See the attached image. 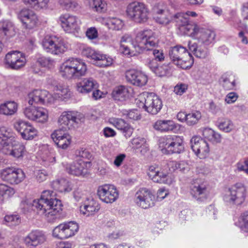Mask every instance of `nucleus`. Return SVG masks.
Instances as JSON below:
<instances>
[{
  "label": "nucleus",
  "mask_w": 248,
  "mask_h": 248,
  "mask_svg": "<svg viewBox=\"0 0 248 248\" xmlns=\"http://www.w3.org/2000/svg\"><path fill=\"white\" fill-rule=\"evenodd\" d=\"M86 34L89 39H94L98 37V31L95 28L91 27L87 30Z\"/></svg>",
  "instance_id": "obj_63"
},
{
  "label": "nucleus",
  "mask_w": 248,
  "mask_h": 248,
  "mask_svg": "<svg viewBox=\"0 0 248 248\" xmlns=\"http://www.w3.org/2000/svg\"><path fill=\"white\" fill-rule=\"evenodd\" d=\"M20 218L17 215H8L4 217L3 224L9 227H14L20 223Z\"/></svg>",
  "instance_id": "obj_49"
},
{
  "label": "nucleus",
  "mask_w": 248,
  "mask_h": 248,
  "mask_svg": "<svg viewBox=\"0 0 248 248\" xmlns=\"http://www.w3.org/2000/svg\"><path fill=\"white\" fill-rule=\"evenodd\" d=\"M173 18L179 26L180 30L185 34L189 36L197 29V24L190 22L185 13L176 14L174 15Z\"/></svg>",
  "instance_id": "obj_23"
},
{
  "label": "nucleus",
  "mask_w": 248,
  "mask_h": 248,
  "mask_svg": "<svg viewBox=\"0 0 248 248\" xmlns=\"http://www.w3.org/2000/svg\"><path fill=\"white\" fill-rule=\"evenodd\" d=\"M202 135L205 139L215 143H219L222 140L220 134L210 128H203L202 131Z\"/></svg>",
  "instance_id": "obj_44"
},
{
  "label": "nucleus",
  "mask_w": 248,
  "mask_h": 248,
  "mask_svg": "<svg viewBox=\"0 0 248 248\" xmlns=\"http://www.w3.org/2000/svg\"><path fill=\"white\" fill-rule=\"evenodd\" d=\"M54 195L51 190H44L39 199H35L31 202L25 201L22 202V204L24 207L31 206L39 215L49 220L62 210L61 201L53 198Z\"/></svg>",
  "instance_id": "obj_2"
},
{
  "label": "nucleus",
  "mask_w": 248,
  "mask_h": 248,
  "mask_svg": "<svg viewBox=\"0 0 248 248\" xmlns=\"http://www.w3.org/2000/svg\"><path fill=\"white\" fill-rule=\"evenodd\" d=\"M126 12L128 17L136 23H144L149 18V10L143 2L135 1L129 4Z\"/></svg>",
  "instance_id": "obj_8"
},
{
  "label": "nucleus",
  "mask_w": 248,
  "mask_h": 248,
  "mask_svg": "<svg viewBox=\"0 0 248 248\" xmlns=\"http://www.w3.org/2000/svg\"><path fill=\"white\" fill-rule=\"evenodd\" d=\"M96 82L92 78H84L77 83V91L81 93H88L96 87Z\"/></svg>",
  "instance_id": "obj_35"
},
{
  "label": "nucleus",
  "mask_w": 248,
  "mask_h": 248,
  "mask_svg": "<svg viewBox=\"0 0 248 248\" xmlns=\"http://www.w3.org/2000/svg\"><path fill=\"white\" fill-rule=\"evenodd\" d=\"M77 116L78 113L75 111H63L58 118V124L65 130L71 129L78 123Z\"/></svg>",
  "instance_id": "obj_26"
},
{
  "label": "nucleus",
  "mask_w": 248,
  "mask_h": 248,
  "mask_svg": "<svg viewBox=\"0 0 248 248\" xmlns=\"http://www.w3.org/2000/svg\"><path fill=\"white\" fill-rule=\"evenodd\" d=\"M43 161L45 162L46 165H48L49 163H53L55 162V157L54 155L50 153H46L42 156Z\"/></svg>",
  "instance_id": "obj_61"
},
{
  "label": "nucleus",
  "mask_w": 248,
  "mask_h": 248,
  "mask_svg": "<svg viewBox=\"0 0 248 248\" xmlns=\"http://www.w3.org/2000/svg\"><path fill=\"white\" fill-rule=\"evenodd\" d=\"M0 151L19 160L26 153L25 145L17 142L13 133L4 126L0 127Z\"/></svg>",
  "instance_id": "obj_4"
},
{
  "label": "nucleus",
  "mask_w": 248,
  "mask_h": 248,
  "mask_svg": "<svg viewBox=\"0 0 248 248\" xmlns=\"http://www.w3.org/2000/svg\"><path fill=\"white\" fill-rule=\"evenodd\" d=\"M136 103L139 108L152 115L158 113L163 106L161 99L157 95L148 92L140 93L136 99Z\"/></svg>",
  "instance_id": "obj_6"
},
{
  "label": "nucleus",
  "mask_w": 248,
  "mask_h": 248,
  "mask_svg": "<svg viewBox=\"0 0 248 248\" xmlns=\"http://www.w3.org/2000/svg\"><path fill=\"white\" fill-rule=\"evenodd\" d=\"M101 23L109 29L112 30H120L124 25L123 21L116 17L103 18Z\"/></svg>",
  "instance_id": "obj_37"
},
{
  "label": "nucleus",
  "mask_w": 248,
  "mask_h": 248,
  "mask_svg": "<svg viewBox=\"0 0 248 248\" xmlns=\"http://www.w3.org/2000/svg\"><path fill=\"white\" fill-rule=\"evenodd\" d=\"M89 8L93 12L104 13L108 10V3L105 0H87Z\"/></svg>",
  "instance_id": "obj_41"
},
{
  "label": "nucleus",
  "mask_w": 248,
  "mask_h": 248,
  "mask_svg": "<svg viewBox=\"0 0 248 248\" xmlns=\"http://www.w3.org/2000/svg\"><path fill=\"white\" fill-rule=\"evenodd\" d=\"M170 67L168 65L163 64L157 66L154 73L159 77H164L169 74Z\"/></svg>",
  "instance_id": "obj_57"
},
{
  "label": "nucleus",
  "mask_w": 248,
  "mask_h": 248,
  "mask_svg": "<svg viewBox=\"0 0 248 248\" xmlns=\"http://www.w3.org/2000/svg\"><path fill=\"white\" fill-rule=\"evenodd\" d=\"M147 174L155 183L170 185L174 181L173 176L170 174L164 165L155 164L149 166Z\"/></svg>",
  "instance_id": "obj_12"
},
{
  "label": "nucleus",
  "mask_w": 248,
  "mask_h": 248,
  "mask_svg": "<svg viewBox=\"0 0 248 248\" xmlns=\"http://www.w3.org/2000/svg\"><path fill=\"white\" fill-rule=\"evenodd\" d=\"M165 167H166L167 170L170 173V174L175 170H178V167L179 166L178 162L176 161H169L167 164L164 165Z\"/></svg>",
  "instance_id": "obj_60"
},
{
  "label": "nucleus",
  "mask_w": 248,
  "mask_h": 248,
  "mask_svg": "<svg viewBox=\"0 0 248 248\" xmlns=\"http://www.w3.org/2000/svg\"><path fill=\"white\" fill-rule=\"evenodd\" d=\"M201 118L202 114L199 111L192 112L187 114L186 123L189 126L194 125L198 123Z\"/></svg>",
  "instance_id": "obj_50"
},
{
  "label": "nucleus",
  "mask_w": 248,
  "mask_h": 248,
  "mask_svg": "<svg viewBox=\"0 0 248 248\" xmlns=\"http://www.w3.org/2000/svg\"><path fill=\"white\" fill-rule=\"evenodd\" d=\"M43 49L47 53L54 55L64 53L68 49V45L63 40L56 36H46L42 40Z\"/></svg>",
  "instance_id": "obj_11"
},
{
  "label": "nucleus",
  "mask_w": 248,
  "mask_h": 248,
  "mask_svg": "<svg viewBox=\"0 0 248 248\" xmlns=\"http://www.w3.org/2000/svg\"><path fill=\"white\" fill-rule=\"evenodd\" d=\"M196 28L193 33L189 35V36L196 38L199 43L204 46H209L214 43L216 36L215 31L202 28L198 24Z\"/></svg>",
  "instance_id": "obj_19"
},
{
  "label": "nucleus",
  "mask_w": 248,
  "mask_h": 248,
  "mask_svg": "<svg viewBox=\"0 0 248 248\" xmlns=\"http://www.w3.org/2000/svg\"><path fill=\"white\" fill-rule=\"evenodd\" d=\"M23 3L35 9L46 8L48 6L49 0H22Z\"/></svg>",
  "instance_id": "obj_46"
},
{
  "label": "nucleus",
  "mask_w": 248,
  "mask_h": 248,
  "mask_svg": "<svg viewBox=\"0 0 248 248\" xmlns=\"http://www.w3.org/2000/svg\"><path fill=\"white\" fill-rule=\"evenodd\" d=\"M165 8L163 2L156 4L153 8L154 19L160 24L167 25L170 21V18L165 11Z\"/></svg>",
  "instance_id": "obj_30"
},
{
  "label": "nucleus",
  "mask_w": 248,
  "mask_h": 248,
  "mask_svg": "<svg viewBox=\"0 0 248 248\" xmlns=\"http://www.w3.org/2000/svg\"><path fill=\"white\" fill-rule=\"evenodd\" d=\"M217 127L220 130L229 133L233 129L234 125L230 119L223 118L218 120Z\"/></svg>",
  "instance_id": "obj_48"
},
{
  "label": "nucleus",
  "mask_w": 248,
  "mask_h": 248,
  "mask_svg": "<svg viewBox=\"0 0 248 248\" xmlns=\"http://www.w3.org/2000/svg\"><path fill=\"white\" fill-rule=\"evenodd\" d=\"M91 163L81 159L75 161L66 167L67 171L75 176L84 175L87 173V169L90 167Z\"/></svg>",
  "instance_id": "obj_27"
},
{
  "label": "nucleus",
  "mask_w": 248,
  "mask_h": 248,
  "mask_svg": "<svg viewBox=\"0 0 248 248\" xmlns=\"http://www.w3.org/2000/svg\"><path fill=\"white\" fill-rule=\"evenodd\" d=\"M238 97V96L236 93L234 92H231L226 95L225 100L227 104H232L235 102L237 100Z\"/></svg>",
  "instance_id": "obj_64"
},
{
  "label": "nucleus",
  "mask_w": 248,
  "mask_h": 248,
  "mask_svg": "<svg viewBox=\"0 0 248 248\" xmlns=\"http://www.w3.org/2000/svg\"><path fill=\"white\" fill-rule=\"evenodd\" d=\"M97 194L99 199L106 203H112L116 201L119 197V190L113 185L104 184L99 186Z\"/></svg>",
  "instance_id": "obj_16"
},
{
  "label": "nucleus",
  "mask_w": 248,
  "mask_h": 248,
  "mask_svg": "<svg viewBox=\"0 0 248 248\" xmlns=\"http://www.w3.org/2000/svg\"><path fill=\"white\" fill-rule=\"evenodd\" d=\"M0 178L11 186L18 185L26 178L22 169L15 167H8L0 170Z\"/></svg>",
  "instance_id": "obj_13"
},
{
  "label": "nucleus",
  "mask_w": 248,
  "mask_h": 248,
  "mask_svg": "<svg viewBox=\"0 0 248 248\" xmlns=\"http://www.w3.org/2000/svg\"><path fill=\"white\" fill-rule=\"evenodd\" d=\"M131 143L133 148L136 149H141L140 152L144 154L148 151V146L146 143L145 138L142 137H137L132 139Z\"/></svg>",
  "instance_id": "obj_45"
},
{
  "label": "nucleus",
  "mask_w": 248,
  "mask_h": 248,
  "mask_svg": "<svg viewBox=\"0 0 248 248\" xmlns=\"http://www.w3.org/2000/svg\"><path fill=\"white\" fill-rule=\"evenodd\" d=\"M99 209V204L93 198L86 199L79 207L80 213L86 217L93 215Z\"/></svg>",
  "instance_id": "obj_31"
},
{
  "label": "nucleus",
  "mask_w": 248,
  "mask_h": 248,
  "mask_svg": "<svg viewBox=\"0 0 248 248\" xmlns=\"http://www.w3.org/2000/svg\"><path fill=\"white\" fill-rule=\"evenodd\" d=\"M85 55L94 62V64L97 66L105 67L110 66L113 63V59L109 56L96 51L91 48L85 49Z\"/></svg>",
  "instance_id": "obj_22"
},
{
  "label": "nucleus",
  "mask_w": 248,
  "mask_h": 248,
  "mask_svg": "<svg viewBox=\"0 0 248 248\" xmlns=\"http://www.w3.org/2000/svg\"><path fill=\"white\" fill-rule=\"evenodd\" d=\"M134 130V128L126 122L120 131L126 138H129L132 136Z\"/></svg>",
  "instance_id": "obj_58"
},
{
  "label": "nucleus",
  "mask_w": 248,
  "mask_h": 248,
  "mask_svg": "<svg viewBox=\"0 0 248 248\" xmlns=\"http://www.w3.org/2000/svg\"><path fill=\"white\" fill-rule=\"evenodd\" d=\"M18 17L24 28L28 29H34L38 24V16L33 11L28 8L22 9L18 14Z\"/></svg>",
  "instance_id": "obj_21"
},
{
  "label": "nucleus",
  "mask_w": 248,
  "mask_h": 248,
  "mask_svg": "<svg viewBox=\"0 0 248 248\" xmlns=\"http://www.w3.org/2000/svg\"><path fill=\"white\" fill-rule=\"evenodd\" d=\"M37 62L42 66L48 68H51L54 64V61L49 57H40Z\"/></svg>",
  "instance_id": "obj_55"
},
{
  "label": "nucleus",
  "mask_w": 248,
  "mask_h": 248,
  "mask_svg": "<svg viewBox=\"0 0 248 248\" xmlns=\"http://www.w3.org/2000/svg\"><path fill=\"white\" fill-rule=\"evenodd\" d=\"M127 81L138 87L144 86L148 81L147 76L142 72L135 69H131L125 73Z\"/></svg>",
  "instance_id": "obj_25"
},
{
  "label": "nucleus",
  "mask_w": 248,
  "mask_h": 248,
  "mask_svg": "<svg viewBox=\"0 0 248 248\" xmlns=\"http://www.w3.org/2000/svg\"><path fill=\"white\" fill-rule=\"evenodd\" d=\"M220 82L224 89L233 90L235 87V76L232 74H224L220 78Z\"/></svg>",
  "instance_id": "obj_43"
},
{
  "label": "nucleus",
  "mask_w": 248,
  "mask_h": 248,
  "mask_svg": "<svg viewBox=\"0 0 248 248\" xmlns=\"http://www.w3.org/2000/svg\"><path fill=\"white\" fill-rule=\"evenodd\" d=\"M61 7L66 10H73L78 6V3L73 0H59Z\"/></svg>",
  "instance_id": "obj_53"
},
{
  "label": "nucleus",
  "mask_w": 248,
  "mask_h": 248,
  "mask_svg": "<svg viewBox=\"0 0 248 248\" xmlns=\"http://www.w3.org/2000/svg\"><path fill=\"white\" fill-rule=\"evenodd\" d=\"M45 233L41 231L35 230L30 232L25 238L24 241L28 247H37L46 241Z\"/></svg>",
  "instance_id": "obj_29"
},
{
  "label": "nucleus",
  "mask_w": 248,
  "mask_h": 248,
  "mask_svg": "<svg viewBox=\"0 0 248 248\" xmlns=\"http://www.w3.org/2000/svg\"><path fill=\"white\" fill-rule=\"evenodd\" d=\"M207 191L206 183L200 180H197L194 182L191 188L190 193L193 197L197 201H201L202 198L206 195Z\"/></svg>",
  "instance_id": "obj_33"
},
{
  "label": "nucleus",
  "mask_w": 248,
  "mask_h": 248,
  "mask_svg": "<svg viewBox=\"0 0 248 248\" xmlns=\"http://www.w3.org/2000/svg\"><path fill=\"white\" fill-rule=\"evenodd\" d=\"M79 229L78 223L70 221L59 224L53 230L52 235L60 239H67L75 235Z\"/></svg>",
  "instance_id": "obj_15"
},
{
  "label": "nucleus",
  "mask_w": 248,
  "mask_h": 248,
  "mask_svg": "<svg viewBox=\"0 0 248 248\" xmlns=\"http://www.w3.org/2000/svg\"><path fill=\"white\" fill-rule=\"evenodd\" d=\"M190 146L195 154L200 158H205L210 152L207 142L199 136H194L192 137Z\"/></svg>",
  "instance_id": "obj_20"
},
{
  "label": "nucleus",
  "mask_w": 248,
  "mask_h": 248,
  "mask_svg": "<svg viewBox=\"0 0 248 248\" xmlns=\"http://www.w3.org/2000/svg\"><path fill=\"white\" fill-rule=\"evenodd\" d=\"M108 122L118 130H120L126 122L123 119L112 117L108 120Z\"/></svg>",
  "instance_id": "obj_54"
},
{
  "label": "nucleus",
  "mask_w": 248,
  "mask_h": 248,
  "mask_svg": "<svg viewBox=\"0 0 248 248\" xmlns=\"http://www.w3.org/2000/svg\"><path fill=\"white\" fill-rule=\"evenodd\" d=\"M187 86L185 84H178L174 88V92L179 95H182L187 90Z\"/></svg>",
  "instance_id": "obj_62"
},
{
  "label": "nucleus",
  "mask_w": 248,
  "mask_h": 248,
  "mask_svg": "<svg viewBox=\"0 0 248 248\" xmlns=\"http://www.w3.org/2000/svg\"><path fill=\"white\" fill-rule=\"evenodd\" d=\"M51 138L59 148L65 149L71 143V136L62 129L55 130Z\"/></svg>",
  "instance_id": "obj_28"
},
{
  "label": "nucleus",
  "mask_w": 248,
  "mask_h": 248,
  "mask_svg": "<svg viewBox=\"0 0 248 248\" xmlns=\"http://www.w3.org/2000/svg\"><path fill=\"white\" fill-rule=\"evenodd\" d=\"M59 72L62 77L64 78H79L86 75L87 65L82 59L70 58L61 65Z\"/></svg>",
  "instance_id": "obj_5"
},
{
  "label": "nucleus",
  "mask_w": 248,
  "mask_h": 248,
  "mask_svg": "<svg viewBox=\"0 0 248 248\" xmlns=\"http://www.w3.org/2000/svg\"><path fill=\"white\" fill-rule=\"evenodd\" d=\"M14 188L5 184L0 183V202H4L11 198L15 194Z\"/></svg>",
  "instance_id": "obj_42"
},
{
  "label": "nucleus",
  "mask_w": 248,
  "mask_h": 248,
  "mask_svg": "<svg viewBox=\"0 0 248 248\" xmlns=\"http://www.w3.org/2000/svg\"><path fill=\"white\" fill-rule=\"evenodd\" d=\"M159 147L163 153L180 154L185 149L183 138L177 135H170L162 138L159 140Z\"/></svg>",
  "instance_id": "obj_10"
},
{
  "label": "nucleus",
  "mask_w": 248,
  "mask_h": 248,
  "mask_svg": "<svg viewBox=\"0 0 248 248\" xmlns=\"http://www.w3.org/2000/svg\"><path fill=\"white\" fill-rule=\"evenodd\" d=\"M17 104L14 101H6L0 104V114L12 116L17 111Z\"/></svg>",
  "instance_id": "obj_39"
},
{
  "label": "nucleus",
  "mask_w": 248,
  "mask_h": 248,
  "mask_svg": "<svg viewBox=\"0 0 248 248\" xmlns=\"http://www.w3.org/2000/svg\"><path fill=\"white\" fill-rule=\"evenodd\" d=\"M169 54L173 63L181 68H189L193 64L194 61L191 54L181 45L171 47Z\"/></svg>",
  "instance_id": "obj_7"
},
{
  "label": "nucleus",
  "mask_w": 248,
  "mask_h": 248,
  "mask_svg": "<svg viewBox=\"0 0 248 248\" xmlns=\"http://www.w3.org/2000/svg\"><path fill=\"white\" fill-rule=\"evenodd\" d=\"M0 34L7 38H10L16 34L15 27L13 23L8 20L0 21Z\"/></svg>",
  "instance_id": "obj_38"
},
{
  "label": "nucleus",
  "mask_w": 248,
  "mask_h": 248,
  "mask_svg": "<svg viewBox=\"0 0 248 248\" xmlns=\"http://www.w3.org/2000/svg\"><path fill=\"white\" fill-rule=\"evenodd\" d=\"M189 49L197 57L199 58H205L207 56L206 49L199 46L197 43L191 44L188 43Z\"/></svg>",
  "instance_id": "obj_47"
},
{
  "label": "nucleus",
  "mask_w": 248,
  "mask_h": 248,
  "mask_svg": "<svg viewBox=\"0 0 248 248\" xmlns=\"http://www.w3.org/2000/svg\"><path fill=\"white\" fill-rule=\"evenodd\" d=\"M54 93L52 95L54 98L65 101L69 99L72 96V92L69 86L63 83H58L53 86Z\"/></svg>",
  "instance_id": "obj_32"
},
{
  "label": "nucleus",
  "mask_w": 248,
  "mask_h": 248,
  "mask_svg": "<svg viewBox=\"0 0 248 248\" xmlns=\"http://www.w3.org/2000/svg\"><path fill=\"white\" fill-rule=\"evenodd\" d=\"M236 166L238 171H243L248 174V158L238 162Z\"/></svg>",
  "instance_id": "obj_59"
},
{
  "label": "nucleus",
  "mask_w": 248,
  "mask_h": 248,
  "mask_svg": "<svg viewBox=\"0 0 248 248\" xmlns=\"http://www.w3.org/2000/svg\"><path fill=\"white\" fill-rule=\"evenodd\" d=\"M26 63L24 54L18 51H12L5 56L4 63L9 68L18 70L24 67Z\"/></svg>",
  "instance_id": "obj_18"
},
{
  "label": "nucleus",
  "mask_w": 248,
  "mask_h": 248,
  "mask_svg": "<svg viewBox=\"0 0 248 248\" xmlns=\"http://www.w3.org/2000/svg\"><path fill=\"white\" fill-rule=\"evenodd\" d=\"M154 198V195L149 190L141 188L136 192L135 201L139 206L143 209H147L153 205Z\"/></svg>",
  "instance_id": "obj_24"
},
{
  "label": "nucleus",
  "mask_w": 248,
  "mask_h": 248,
  "mask_svg": "<svg viewBox=\"0 0 248 248\" xmlns=\"http://www.w3.org/2000/svg\"><path fill=\"white\" fill-rule=\"evenodd\" d=\"M59 19L62 28L67 33L78 32L80 29V21L74 15L65 13L61 15Z\"/></svg>",
  "instance_id": "obj_17"
},
{
  "label": "nucleus",
  "mask_w": 248,
  "mask_h": 248,
  "mask_svg": "<svg viewBox=\"0 0 248 248\" xmlns=\"http://www.w3.org/2000/svg\"><path fill=\"white\" fill-rule=\"evenodd\" d=\"M28 102L31 105L25 107L23 113L25 118L30 121L40 124H45L49 120V113L47 109L41 107L33 105H46L54 102L53 97L46 90L35 89L29 93Z\"/></svg>",
  "instance_id": "obj_1"
},
{
  "label": "nucleus",
  "mask_w": 248,
  "mask_h": 248,
  "mask_svg": "<svg viewBox=\"0 0 248 248\" xmlns=\"http://www.w3.org/2000/svg\"><path fill=\"white\" fill-rule=\"evenodd\" d=\"M111 95L114 100L123 101L128 98L129 91L127 87L124 86H119L113 89Z\"/></svg>",
  "instance_id": "obj_40"
},
{
  "label": "nucleus",
  "mask_w": 248,
  "mask_h": 248,
  "mask_svg": "<svg viewBox=\"0 0 248 248\" xmlns=\"http://www.w3.org/2000/svg\"><path fill=\"white\" fill-rule=\"evenodd\" d=\"M51 187L55 190L61 193H68L73 188V185L68 179L61 178L53 181L51 184Z\"/></svg>",
  "instance_id": "obj_34"
},
{
  "label": "nucleus",
  "mask_w": 248,
  "mask_h": 248,
  "mask_svg": "<svg viewBox=\"0 0 248 248\" xmlns=\"http://www.w3.org/2000/svg\"><path fill=\"white\" fill-rule=\"evenodd\" d=\"M133 44L136 51L139 53L152 51L155 60L162 62L165 59L163 51L155 49L159 45V39L155 33L151 30L139 31Z\"/></svg>",
  "instance_id": "obj_3"
},
{
  "label": "nucleus",
  "mask_w": 248,
  "mask_h": 248,
  "mask_svg": "<svg viewBox=\"0 0 248 248\" xmlns=\"http://www.w3.org/2000/svg\"><path fill=\"white\" fill-rule=\"evenodd\" d=\"M239 223L241 231L248 234V212L241 214L239 219Z\"/></svg>",
  "instance_id": "obj_52"
},
{
  "label": "nucleus",
  "mask_w": 248,
  "mask_h": 248,
  "mask_svg": "<svg viewBox=\"0 0 248 248\" xmlns=\"http://www.w3.org/2000/svg\"><path fill=\"white\" fill-rule=\"evenodd\" d=\"M121 115L132 120H138L140 119V115L137 109L126 110L122 109L120 110Z\"/></svg>",
  "instance_id": "obj_51"
},
{
  "label": "nucleus",
  "mask_w": 248,
  "mask_h": 248,
  "mask_svg": "<svg viewBox=\"0 0 248 248\" xmlns=\"http://www.w3.org/2000/svg\"><path fill=\"white\" fill-rule=\"evenodd\" d=\"M13 126L21 138L25 140H32L38 135V130L30 122L23 119L16 120Z\"/></svg>",
  "instance_id": "obj_14"
},
{
  "label": "nucleus",
  "mask_w": 248,
  "mask_h": 248,
  "mask_svg": "<svg viewBox=\"0 0 248 248\" xmlns=\"http://www.w3.org/2000/svg\"><path fill=\"white\" fill-rule=\"evenodd\" d=\"M48 176L47 172L44 170H36L34 171V177L37 182L42 183L46 181Z\"/></svg>",
  "instance_id": "obj_56"
},
{
  "label": "nucleus",
  "mask_w": 248,
  "mask_h": 248,
  "mask_svg": "<svg viewBox=\"0 0 248 248\" xmlns=\"http://www.w3.org/2000/svg\"><path fill=\"white\" fill-rule=\"evenodd\" d=\"M154 128L161 132H169L175 129L177 125L170 120H159L154 124Z\"/></svg>",
  "instance_id": "obj_36"
},
{
  "label": "nucleus",
  "mask_w": 248,
  "mask_h": 248,
  "mask_svg": "<svg viewBox=\"0 0 248 248\" xmlns=\"http://www.w3.org/2000/svg\"><path fill=\"white\" fill-rule=\"evenodd\" d=\"M246 196V187L242 183H236L226 191L223 199L228 204L238 205L245 202Z\"/></svg>",
  "instance_id": "obj_9"
}]
</instances>
